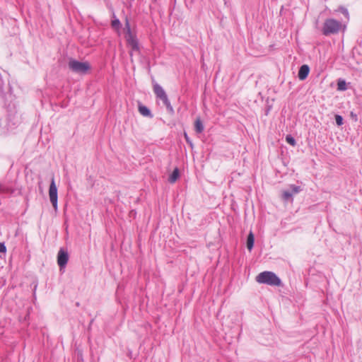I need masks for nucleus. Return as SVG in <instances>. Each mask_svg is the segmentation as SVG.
Instances as JSON below:
<instances>
[{
  "instance_id": "obj_1",
  "label": "nucleus",
  "mask_w": 362,
  "mask_h": 362,
  "mask_svg": "<svg viewBox=\"0 0 362 362\" xmlns=\"http://www.w3.org/2000/svg\"><path fill=\"white\" fill-rule=\"evenodd\" d=\"M256 281L259 284L279 286L281 284V279L272 272L265 271L256 276Z\"/></svg>"
},
{
  "instance_id": "obj_2",
  "label": "nucleus",
  "mask_w": 362,
  "mask_h": 362,
  "mask_svg": "<svg viewBox=\"0 0 362 362\" xmlns=\"http://www.w3.org/2000/svg\"><path fill=\"white\" fill-rule=\"evenodd\" d=\"M153 91L158 98L162 100L167 110L170 112L173 113L174 110L170 105V100H168V95L165 93L163 88L158 84L154 80H153Z\"/></svg>"
},
{
  "instance_id": "obj_3",
  "label": "nucleus",
  "mask_w": 362,
  "mask_h": 362,
  "mask_svg": "<svg viewBox=\"0 0 362 362\" xmlns=\"http://www.w3.org/2000/svg\"><path fill=\"white\" fill-rule=\"evenodd\" d=\"M341 28L340 22L334 19H327L323 26L322 33L325 35L337 33Z\"/></svg>"
},
{
  "instance_id": "obj_4",
  "label": "nucleus",
  "mask_w": 362,
  "mask_h": 362,
  "mask_svg": "<svg viewBox=\"0 0 362 362\" xmlns=\"http://www.w3.org/2000/svg\"><path fill=\"white\" fill-rule=\"evenodd\" d=\"M126 35L125 37L128 45L131 47L133 51H139V43L136 37L131 32L130 25L128 20L126 21L125 23Z\"/></svg>"
},
{
  "instance_id": "obj_5",
  "label": "nucleus",
  "mask_w": 362,
  "mask_h": 362,
  "mask_svg": "<svg viewBox=\"0 0 362 362\" xmlns=\"http://www.w3.org/2000/svg\"><path fill=\"white\" fill-rule=\"evenodd\" d=\"M49 197L50 202L55 211L57 210V187L55 184L54 177L51 180L49 188Z\"/></svg>"
},
{
  "instance_id": "obj_6",
  "label": "nucleus",
  "mask_w": 362,
  "mask_h": 362,
  "mask_svg": "<svg viewBox=\"0 0 362 362\" xmlns=\"http://www.w3.org/2000/svg\"><path fill=\"white\" fill-rule=\"evenodd\" d=\"M69 260V255L67 252L63 249H60L57 255V263L60 267V269L64 268Z\"/></svg>"
},
{
  "instance_id": "obj_7",
  "label": "nucleus",
  "mask_w": 362,
  "mask_h": 362,
  "mask_svg": "<svg viewBox=\"0 0 362 362\" xmlns=\"http://www.w3.org/2000/svg\"><path fill=\"white\" fill-rule=\"evenodd\" d=\"M138 110H139V113L141 115H143L144 117H150V118L153 117V115H152L151 110L146 106L139 103L138 105Z\"/></svg>"
},
{
  "instance_id": "obj_8",
  "label": "nucleus",
  "mask_w": 362,
  "mask_h": 362,
  "mask_svg": "<svg viewBox=\"0 0 362 362\" xmlns=\"http://www.w3.org/2000/svg\"><path fill=\"white\" fill-rule=\"evenodd\" d=\"M69 68H90V64L88 62H79L71 59L69 61Z\"/></svg>"
},
{
  "instance_id": "obj_9",
  "label": "nucleus",
  "mask_w": 362,
  "mask_h": 362,
  "mask_svg": "<svg viewBox=\"0 0 362 362\" xmlns=\"http://www.w3.org/2000/svg\"><path fill=\"white\" fill-rule=\"evenodd\" d=\"M180 177V173L178 168H175L172 174L169 176L168 181L170 183H175Z\"/></svg>"
},
{
  "instance_id": "obj_10",
  "label": "nucleus",
  "mask_w": 362,
  "mask_h": 362,
  "mask_svg": "<svg viewBox=\"0 0 362 362\" xmlns=\"http://www.w3.org/2000/svg\"><path fill=\"white\" fill-rule=\"evenodd\" d=\"M255 237L252 232H250L247 236V247L251 251L254 246Z\"/></svg>"
},
{
  "instance_id": "obj_11",
  "label": "nucleus",
  "mask_w": 362,
  "mask_h": 362,
  "mask_svg": "<svg viewBox=\"0 0 362 362\" xmlns=\"http://www.w3.org/2000/svg\"><path fill=\"white\" fill-rule=\"evenodd\" d=\"M194 128L197 133L200 134L204 131V125L199 118H197L194 122Z\"/></svg>"
},
{
  "instance_id": "obj_12",
  "label": "nucleus",
  "mask_w": 362,
  "mask_h": 362,
  "mask_svg": "<svg viewBox=\"0 0 362 362\" xmlns=\"http://www.w3.org/2000/svg\"><path fill=\"white\" fill-rule=\"evenodd\" d=\"M310 69H299L298 72V78L300 80L303 81L305 80L308 74H309Z\"/></svg>"
},
{
  "instance_id": "obj_13",
  "label": "nucleus",
  "mask_w": 362,
  "mask_h": 362,
  "mask_svg": "<svg viewBox=\"0 0 362 362\" xmlns=\"http://www.w3.org/2000/svg\"><path fill=\"white\" fill-rule=\"evenodd\" d=\"M347 89L346 81L343 79H339L337 82V90H346Z\"/></svg>"
},
{
  "instance_id": "obj_14",
  "label": "nucleus",
  "mask_w": 362,
  "mask_h": 362,
  "mask_svg": "<svg viewBox=\"0 0 362 362\" xmlns=\"http://www.w3.org/2000/svg\"><path fill=\"white\" fill-rule=\"evenodd\" d=\"M292 196H293V193L291 192L290 190H284L283 192L282 197H283V199L284 200H286V201L289 200L290 199H291Z\"/></svg>"
},
{
  "instance_id": "obj_15",
  "label": "nucleus",
  "mask_w": 362,
  "mask_h": 362,
  "mask_svg": "<svg viewBox=\"0 0 362 362\" xmlns=\"http://www.w3.org/2000/svg\"><path fill=\"white\" fill-rule=\"evenodd\" d=\"M286 141H287L288 144H291L293 146H294L296 144L295 139L291 135L286 136Z\"/></svg>"
},
{
  "instance_id": "obj_16",
  "label": "nucleus",
  "mask_w": 362,
  "mask_h": 362,
  "mask_svg": "<svg viewBox=\"0 0 362 362\" xmlns=\"http://www.w3.org/2000/svg\"><path fill=\"white\" fill-rule=\"evenodd\" d=\"M290 188H291V192L293 194H297L298 192H300L301 191V189H300V186H296V185H291L290 186Z\"/></svg>"
},
{
  "instance_id": "obj_17",
  "label": "nucleus",
  "mask_w": 362,
  "mask_h": 362,
  "mask_svg": "<svg viewBox=\"0 0 362 362\" xmlns=\"http://www.w3.org/2000/svg\"><path fill=\"white\" fill-rule=\"evenodd\" d=\"M335 121L338 126H341L343 124V117L341 115H335Z\"/></svg>"
},
{
  "instance_id": "obj_18",
  "label": "nucleus",
  "mask_w": 362,
  "mask_h": 362,
  "mask_svg": "<svg viewBox=\"0 0 362 362\" xmlns=\"http://www.w3.org/2000/svg\"><path fill=\"white\" fill-rule=\"evenodd\" d=\"M120 25V21L118 19H115L112 21V26L114 28H119Z\"/></svg>"
},
{
  "instance_id": "obj_19",
  "label": "nucleus",
  "mask_w": 362,
  "mask_h": 362,
  "mask_svg": "<svg viewBox=\"0 0 362 362\" xmlns=\"http://www.w3.org/2000/svg\"><path fill=\"white\" fill-rule=\"evenodd\" d=\"M6 247L4 243H0V253L6 252Z\"/></svg>"
},
{
  "instance_id": "obj_20",
  "label": "nucleus",
  "mask_w": 362,
  "mask_h": 362,
  "mask_svg": "<svg viewBox=\"0 0 362 362\" xmlns=\"http://www.w3.org/2000/svg\"><path fill=\"white\" fill-rule=\"evenodd\" d=\"M74 71H77L80 74H86L87 73V71L88 69H73Z\"/></svg>"
},
{
  "instance_id": "obj_21",
  "label": "nucleus",
  "mask_w": 362,
  "mask_h": 362,
  "mask_svg": "<svg viewBox=\"0 0 362 362\" xmlns=\"http://www.w3.org/2000/svg\"><path fill=\"white\" fill-rule=\"evenodd\" d=\"M300 68L305 69V68H309V66L306 64H304V65L301 66Z\"/></svg>"
},
{
  "instance_id": "obj_22",
  "label": "nucleus",
  "mask_w": 362,
  "mask_h": 362,
  "mask_svg": "<svg viewBox=\"0 0 362 362\" xmlns=\"http://www.w3.org/2000/svg\"><path fill=\"white\" fill-rule=\"evenodd\" d=\"M185 137L187 141L188 142L189 141V139H188V136H187L186 133L185 134Z\"/></svg>"
}]
</instances>
